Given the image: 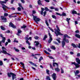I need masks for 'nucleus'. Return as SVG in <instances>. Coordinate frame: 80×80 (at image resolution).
<instances>
[{
    "label": "nucleus",
    "mask_w": 80,
    "mask_h": 80,
    "mask_svg": "<svg viewBox=\"0 0 80 80\" xmlns=\"http://www.w3.org/2000/svg\"><path fill=\"white\" fill-rule=\"evenodd\" d=\"M56 27L57 28V29H55V33L56 35V36H58V35H63V34H62L60 32V29L58 27V26H57Z\"/></svg>",
    "instance_id": "1"
},
{
    "label": "nucleus",
    "mask_w": 80,
    "mask_h": 80,
    "mask_svg": "<svg viewBox=\"0 0 80 80\" xmlns=\"http://www.w3.org/2000/svg\"><path fill=\"white\" fill-rule=\"evenodd\" d=\"M6 3L7 2L5 1H0V3L2 6V8L4 11H7V9L8 8V7L3 4V3Z\"/></svg>",
    "instance_id": "2"
},
{
    "label": "nucleus",
    "mask_w": 80,
    "mask_h": 80,
    "mask_svg": "<svg viewBox=\"0 0 80 80\" xmlns=\"http://www.w3.org/2000/svg\"><path fill=\"white\" fill-rule=\"evenodd\" d=\"M64 38H63V41L61 42L62 48H63L64 46L65 45V42H66V43H69V41L68 39H67V38H65V40H64Z\"/></svg>",
    "instance_id": "3"
},
{
    "label": "nucleus",
    "mask_w": 80,
    "mask_h": 80,
    "mask_svg": "<svg viewBox=\"0 0 80 80\" xmlns=\"http://www.w3.org/2000/svg\"><path fill=\"white\" fill-rule=\"evenodd\" d=\"M2 51H1L2 53H3L4 54H7V55H9V56H12V55L7 53V52L5 51L6 50V48H5L4 47H2Z\"/></svg>",
    "instance_id": "4"
},
{
    "label": "nucleus",
    "mask_w": 80,
    "mask_h": 80,
    "mask_svg": "<svg viewBox=\"0 0 80 80\" xmlns=\"http://www.w3.org/2000/svg\"><path fill=\"white\" fill-rule=\"evenodd\" d=\"M0 35L1 37L2 38V40L1 41H0V46L2 47V42H3L4 43H5V38L3 37V36L2 34H1Z\"/></svg>",
    "instance_id": "5"
},
{
    "label": "nucleus",
    "mask_w": 80,
    "mask_h": 80,
    "mask_svg": "<svg viewBox=\"0 0 80 80\" xmlns=\"http://www.w3.org/2000/svg\"><path fill=\"white\" fill-rule=\"evenodd\" d=\"M33 20L35 21L36 23H37L38 24V22H40V19L39 18L36 16H33Z\"/></svg>",
    "instance_id": "6"
},
{
    "label": "nucleus",
    "mask_w": 80,
    "mask_h": 80,
    "mask_svg": "<svg viewBox=\"0 0 80 80\" xmlns=\"http://www.w3.org/2000/svg\"><path fill=\"white\" fill-rule=\"evenodd\" d=\"M1 18L2 20H3V22H7V18L2 16H1Z\"/></svg>",
    "instance_id": "7"
},
{
    "label": "nucleus",
    "mask_w": 80,
    "mask_h": 80,
    "mask_svg": "<svg viewBox=\"0 0 80 80\" xmlns=\"http://www.w3.org/2000/svg\"><path fill=\"white\" fill-rule=\"evenodd\" d=\"M72 65H74L76 68H79V67H80V65L79 64H78V63H76L75 62H72Z\"/></svg>",
    "instance_id": "8"
},
{
    "label": "nucleus",
    "mask_w": 80,
    "mask_h": 80,
    "mask_svg": "<svg viewBox=\"0 0 80 80\" xmlns=\"http://www.w3.org/2000/svg\"><path fill=\"white\" fill-rule=\"evenodd\" d=\"M67 37L68 38H70V37L67 34H64L63 36L64 40H65V38H67Z\"/></svg>",
    "instance_id": "9"
},
{
    "label": "nucleus",
    "mask_w": 80,
    "mask_h": 80,
    "mask_svg": "<svg viewBox=\"0 0 80 80\" xmlns=\"http://www.w3.org/2000/svg\"><path fill=\"white\" fill-rule=\"evenodd\" d=\"M9 27H12V28H16V26H14L13 23L12 22H10Z\"/></svg>",
    "instance_id": "10"
},
{
    "label": "nucleus",
    "mask_w": 80,
    "mask_h": 80,
    "mask_svg": "<svg viewBox=\"0 0 80 80\" xmlns=\"http://www.w3.org/2000/svg\"><path fill=\"white\" fill-rule=\"evenodd\" d=\"M35 43H36L35 44V47H38V45L40 44V43H39V42L35 41Z\"/></svg>",
    "instance_id": "11"
},
{
    "label": "nucleus",
    "mask_w": 80,
    "mask_h": 80,
    "mask_svg": "<svg viewBox=\"0 0 80 80\" xmlns=\"http://www.w3.org/2000/svg\"><path fill=\"white\" fill-rule=\"evenodd\" d=\"M12 80H13L15 78H16V75L15 74L12 73Z\"/></svg>",
    "instance_id": "12"
},
{
    "label": "nucleus",
    "mask_w": 80,
    "mask_h": 80,
    "mask_svg": "<svg viewBox=\"0 0 80 80\" xmlns=\"http://www.w3.org/2000/svg\"><path fill=\"white\" fill-rule=\"evenodd\" d=\"M53 67H58V63L56 62H53Z\"/></svg>",
    "instance_id": "13"
},
{
    "label": "nucleus",
    "mask_w": 80,
    "mask_h": 80,
    "mask_svg": "<svg viewBox=\"0 0 80 80\" xmlns=\"http://www.w3.org/2000/svg\"><path fill=\"white\" fill-rule=\"evenodd\" d=\"M13 74V73L12 72H8V77L10 78L11 77V76Z\"/></svg>",
    "instance_id": "14"
},
{
    "label": "nucleus",
    "mask_w": 80,
    "mask_h": 80,
    "mask_svg": "<svg viewBox=\"0 0 80 80\" xmlns=\"http://www.w3.org/2000/svg\"><path fill=\"white\" fill-rule=\"evenodd\" d=\"M79 70H77L76 72L74 71L75 76H77V74H78V73H79Z\"/></svg>",
    "instance_id": "15"
},
{
    "label": "nucleus",
    "mask_w": 80,
    "mask_h": 80,
    "mask_svg": "<svg viewBox=\"0 0 80 80\" xmlns=\"http://www.w3.org/2000/svg\"><path fill=\"white\" fill-rule=\"evenodd\" d=\"M38 3L39 5H42V4L41 3V0H38Z\"/></svg>",
    "instance_id": "16"
},
{
    "label": "nucleus",
    "mask_w": 80,
    "mask_h": 80,
    "mask_svg": "<svg viewBox=\"0 0 80 80\" xmlns=\"http://www.w3.org/2000/svg\"><path fill=\"white\" fill-rule=\"evenodd\" d=\"M61 39L60 38H58L56 39V40L58 41V42L59 43H61V41L60 40Z\"/></svg>",
    "instance_id": "17"
},
{
    "label": "nucleus",
    "mask_w": 80,
    "mask_h": 80,
    "mask_svg": "<svg viewBox=\"0 0 80 80\" xmlns=\"http://www.w3.org/2000/svg\"><path fill=\"white\" fill-rule=\"evenodd\" d=\"M75 36L76 37L78 38H80V35L79 34H75Z\"/></svg>",
    "instance_id": "18"
},
{
    "label": "nucleus",
    "mask_w": 80,
    "mask_h": 80,
    "mask_svg": "<svg viewBox=\"0 0 80 80\" xmlns=\"http://www.w3.org/2000/svg\"><path fill=\"white\" fill-rule=\"evenodd\" d=\"M55 71H56V72H58L60 71V69L58 68V67H57L55 68Z\"/></svg>",
    "instance_id": "19"
},
{
    "label": "nucleus",
    "mask_w": 80,
    "mask_h": 80,
    "mask_svg": "<svg viewBox=\"0 0 80 80\" xmlns=\"http://www.w3.org/2000/svg\"><path fill=\"white\" fill-rule=\"evenodd\" d=\"M41 9L42 10L41 11V15H43V11H44V10L45 9H44V8H41Z\"/></svg>",
    "instance_id": "20"
},
{
    "label": "nucleus",
    "mask_w": 80,
    "mask_h": 80,
    "mask_svg": "<svg viewBox=\"0 0 80 80\" xmlns=\"http://www.w3.org/2000/svg\"><path fill=\"white\" fill-rule=\"evenodd\" d=\"M70 20V18H66V21H67L68 23V24H69L70 23V22L69 21Z\"/></svg>",
    "instance_id": "21"
},
{
    "label": "nucleus",
    "mask_w": 80,
    "mask_h": 80,
    "mask_svg": "<svg viewBox=\"0 0 80 80\" xmlns=\"http://www.w3.org/2000/svg\"><path fill=\"white\" fill-rule=\"evenodd\" d=\"M51 49H53V50H55V49H56L55 47L53 46L51 47Z\"/></svg>",
    "instance_id": "22"
},
{
    "label": "nucleus",
    "mask_w": 80,
    "mask_h": 80,
    "mask_svg": "<svg viewBox=\"0 0 80 80\" xmlns=\"http://www.w3.org/2000/svg\"><path fill=\"white\" fill-rule=\"evenodd\" d=\"M0 27H1V29H2V30H5V28H4L2 26H1Z\"/></svg>",
    "instance_id": "23"
},
{
    "label": "nucleus",
    "mask_w": 80,
    "mask_h": 80,
    "mask_svg": "<svg viewBox=\"0 0 80 80\" xmlns=\"http://www.w3.org/2000/svg\"><path fill=\"white\" fill-rule=\"evenodd\" d=\"M72 13L73 14H77V12L76 11H75L74 10H72Z\"/></svg>",
    "instance_id": "24"
},
{
    "label": "nucleus",
    "mask_w": 80,
    "mask_h": 80,
    "mask_svg": "<svg viewBox=\"0 0 80 80\" xmlns=\"http://www.w3.org/2000/svg\"><path fill=\"white\" fill-rule=\"evenodd\" d=\"M14 49L16 51V52H19V50L16 48H14Z\"/></svg>",
    "instance_id": "25"
},
{
    "label": "nucleus",
    "mask_w": 80,
    "mask_h": 80,
    "mask_svg": "<svg viewBox=\"0 0 80 80\" xmlns=\"http://www.w3.org/2000/svg\"><path fill=\"white\" fill-rule=\"evenodd\" d=\"M72 45L74 48H76L77 47L76 45L73 43L72 44Z\"/></svg>",
    "instance_id": "26"
},
{
    "label": "nucleus",
    "mask_w": 80,
    "mask_h": 80,
    "mask_svg": "<svg viewBox=\"0 0 80 80\" xmlns=\"http://www.w3.org/2000/svg\"><path fill=\"white\" fill-rule=\"evenodd\" d=\"M52 17L53 18H54V19H56L57 18V17H56V16L54 15H52Z\"/></svg>",
    "instance_id": "27"
},
{
    "label": "nucleus",
    "mask_w": 80,
    "mask_h": 80,
    "mask_svg": "<svg viewBox=\"0 0 80 80\" xmlns=\"http://www.w3.org/2000/svg\"><path fill=\"white\" fill-rule=\"evenodd\" d=\"M49 35L50 37V39H51V40H52V35H51V34H50V32H49Z\"/></svg>",
    "instance_id": "28"
},
{
    "label": "nucleus",
    "mask_w": 80,
    "mask_h": 80,
    "mask_svg": "<svg viewBox=\"0 0 80 80\" xmlns=\"http://www.w3.org/2000/svg\"><path fill=\"white\" fill-rule=\"evenodd\" d=\"M45 23L46 25H47V26L48 27V26H49V24H48V22H47V20H45Z\"/></svg>",
    "instance_id": "29"
},
{
    "label": "nucleus",
    "mask_w": 80,
    "mask_h": 80,
    "mask_svg": "<svg viewBox=\"0 0 80 80\" xmlns=\"http://www.w3.org/2000/svg\"><path fill=\"white\" fill-rule=\"evenodd\" d=\"M47 38V36L46 35L44 36V37L43 38V40H45L46 39V38Z\"/></svg>",
    "instance_id": "30"
},
{
    "label": "nucleus",
    "mask_w": 80,
    "mask_h": 80,
    "mask_svg": "<svg viewBox=\"0 0 80 80\" xmlns=\"http://www.w3.org/2000/svg\"><path fill=\"white\" fill-rule=\"evenodd\" d=\"M49 72H50V71H49L48 69H46L47 73V74H48V75H49V74H50V73H49Z\"/></svg>",
    "instance_id": "31"
},
{
    "label": "nucleus",
    "mask_w": 80,
    "mask_h": 80,
    "mask_svg": "<svg viewBox=\"0 0 80 80\" xmlns=\"http://www.w3.org/2000/svg\"><path fill=\"white\" fill-rule=\"evenodd\" d=\"M46 79L48 80H51V79H50V77L48 76L46 77Z\"/></svg>",
    "instance_id": "32"
},
{
    "label": "nucleus",
    "mask_w": 80,
    "mask_h": 80,
    "mask_svg": "<svg viewBox=\"0 0 80 80\" xmlns=\"http://www.w3.org/2000/svg\"><path fill=\"white\" fill-rule=\"evenodd\" d=\"M18 33H22V31L20 29H18Z\"/></svg>",
    "instance_id": "33"
},
{
    "label": "nucleus",
    "mask_w": 80,
    "mask_h": 80,
    "mask_svg": "<svg viewBox=\"0 0 80 80\" xmlns=\"http://www.w3.org/2000/svg\"><path fill=\"white\" fill-rule=\"evenodd\" d=\"M61 73H64V70L62 68H61Z\"/></svg>",
    "instance_id": "34"
},
{
    "label": "nucleus",
    "mask_w": 80,
    "mask_h": 80,
    "mask_svg": "<svg viewBox=\"0 0 80 80\" xmlns=\"http://www.w3.org/2000/svg\"><path fill=\"white\" fill-rule=\"evenodd\" d=\"M52 41V39H51L50 38V39L48 40V43H51Z\"/></svg>",
    "instance_id": "35"
},
{
    "label": "nucleus",
    "mask_w": 80,
    "mask_h": 80,
    "mask_svg": "<svg viewBox=\"0 0 80 80\" xmlns=\"http://www.w3.org/2000/svg\"><path fill=\"white\" fill-rule=\"evenodd\" d=\"M3 65V62L2 61H0V66H2V65Z\"/></svg>",
    "instance_id": "36"
},
{
    "label": "nucleus",
    "mask_w": 80,
    "mask_h": 80,
    "mask_svg": "<svg viewBox=\"0 0 80 80\" xmlns=\"http://www.w3.org/2000/svg\"><path fill=\"white\" fill-rule=\"evenodd\" d=\"M26 43H27V44H28L29 45H30V43L29 42V41H26Z\"/></svg>",
    "instance_id": "37"
},
{
    "label": "nucleus",
    "mask_w": 80,
    "mask_h": 80,
    "mask_svg": "<svg viewBox=\"0 0 80 80\" xmlns=\"http://www.w3.org/2000/svg\"><path fill=\"white\" fill-rule=\"evenodd\" d=\"M42 60H43V57H41L39 60V62H40Z\"/></svg>",
    "instance_id": "38"
},
{
    "label": "nucleus",
    "mask_w": 80,
    "mask_h": 80,
    "mask_svg": "<svg viewBox=\"0 0 80 80\" xmlns=\"http://www.w3.org/2000/svg\"><path fill=\"white\" fill-rule=\"evenodd\" d=\"M45 10L46 11H49V9H48L47 7H45Z\"/></svg>",
    "instance_id": "39"
},
{
    "label": "nucleus",
    "mask_w": 80,
    "mask_h": 80,
    "mask_svg": "<svg viewBox=\"0 0 80 80\" xmlns=\"http://www.w3.org/2000/svg\"><path fill=\"white\" fill-rule=\"evenodd\" d=\"M44 52L45 53H46V54H48V55H50V53H48V52H47L46 51L44 50Z\"/></svg>",
    "instance_id": "40"
},
{
    "label": "nucleus",
    "mask_w": 80,
    "mask_h": 80,
    "mask_svg": "<svg viewBox=\"0 0 80 80\" xmlns=\"http://www.w3.org/2000/svg\"><path fill=\"white\" fill-rule=\"evenodd\" d=\"M49 29H50V30H51V31L52 32H54V31H53V29H52V28H51L49 27Z\"/></svg>",
    "instance_id": "41"
},
{
    "label": "nucleus",
    "mask_w": 80,
    "mask_h": 80,
    "mask_svg": "<svg viewBox=\"0 0 80 80\" xmlns=\"http://www.w3.org/2000/svg\"><path fill=\"white\" fill-rule=\"evenodd\" d=\"M61 16H66V13H63L62 14H61Z\"/></svg>",
    "instance_id": "42"
},
{
    "label": "nucleus",
    "mask_w": 80,
    "mask_h": 80,
    "mask_svg": "<svg viewBox=\"0 0 80 80\" xmlns=\"http://www.w3.org/2000/svg\"><path fill=\"white\" fill-rule=\"evenodd\" d=\"M48 57L49 58H51V59H53V58L52 56H48Z\"/></svg>",
    "instance_id": "43"
},
{
    "label": "nucleus",
    "mask_w": 80,
    "mask_h": 80,
    "mask_svg": "<svg viewBox=\"0 0 80 80\" xmlns=\"http://www.w3.org/2000/svg\"><path fill=\"white\" fill-rule=\"evenodd\" d=\"M53 43H54V44H56V45H59V44H58V43L57 42H54Z\"/></svg>",
    "instance_id": "44"
},
{
    "label": "nucleus",
    "mask_w": 80,
    "mask_h": 80,
    "mask_svg": "<svg viewBox=\"0 0 80 80\" xmlns=\"http://www.w3.org/2000/svg\"><path fill=\"white\" fill-rule=\"evenodd\" d=\"M75 32L76 33H80V31H78V30H77L75 31Z\"/></svg>",
    "instance_id": "45"
},
{
    "label": "nucleus",
    "mask_w": 80,
    "mask_h": 80,
    "mask_svg": "<svg viewBox=\"0 0 80 80\" xmlns=\"http://www.w3.org/2000/svg\"><path fill=\"white\" fill-rule=\"evenodd\" d=\"M8 43H10L11 42V40L10 39H8Z\"/></svg>",
    "instance_id": "46"
},
{
    "label": "nucleus",
    "mask_w": 80,
    "mask_h": 80,
    "mask_svg": "<svg viewBox=\"0 0 80 80\" xmlns=\"http://www.w3.org/2000/svg\"><path fill=\"white\" fill-rule=\"evenodd\" d=\"M8 14L7 13H4V17H7V16H8Z\"/></svg>",
    "instance_id": "47"
},
{
    "label": "nucleus",
    "mask_w": 80,
    "mask_h": 80,
    "mask_svg": "<svg viewBox=\"0 0 80 80\" xmlns=\"http://www.w3.org/2000/svg\"><path fill=\"white\" fill-rule=\"evenodd\" d=\"M56 15H60V16H61V14H60V13H59L58 12H56Z\"/></svg>",
    "instance_id": "48"
},
{
    "label": "nucleus",
    "mask_w": 80,
    "mask_h": 80,
    "mask_svg": "<svg viewBox=\"0 0 80 80\" xmlns=\"http://www.w3.org/2000/svg\"><path fill=\"white\" fill-rule=\"evenodd\" d=\"M26 27H27L26 26L23 25V26L21 27V28H26Z\"/></svg>",
    "instance_id": "49"
},
{
    "label": "nucleus",
    "mask_w": 80,
    "mask_h": 80,
    "mask_svg": "<svg viewBox=\"0 0 80 80\" xmlns=\"http://www.w3.org/2000/svg\"><path fill=\"white\" fill-rule=\"evenodd\" d=\"M17 40V39H15V40L14 41V42H16V43H18V41L16 40Z\"/></svg>",
    "instance_id": "50"
},
{
    "label": "nucleus",
    "mask_w": 80,
    "mask_h": 80,
    "mask_svg": "<svg viewBox=\"0 0 80 80\" xmlns=\"http://www.w3.org/2000/svg\"><path fill=\"white\" fill-rule=\"evenodd\" d=\"M18 11H21V8L20 7H18Z\"/></svg>",
    "instance_id": "51"
},
{
    "label": "nucleus",
    "mask_w": 80,
    "mask_h": 80,
    "mask_svg": "<svg viewBox=\"0 0 80 80\" xmlns=\"http://www.w3.org/2000/svg\"><path fill=\"white\" fill-rule=\"evenodd\" d=\"M50 9H55V8L53 7H50Z\"/></svg>",
    "instance_id": "52"
},
{
    "label": "nucleus",
    "mask_w": 80,
    "mask_h": 80,
    "mask_svg": "<svg viewBox=\"0 0 80 80\" xmlns=\"http://www.w3.org/2000/svg\"><path fill=\"white\" fill-rule=\"evenodd\" d=\"M34 38H35V39H36V40H38V36H37L34 37Z\"/></svg>",
    "instance_id": "53"
},
{
    "label": "nucleus",
    "mask_w": 80,
    "mask_h": 80,
    "mask_svg": "<svg viewBox=\"0 0 80 80\" xmlns=\"http://www.w3.org/2000/svg\"><path fill=\"white\" fill-rule=\"evenodd\" d=\"M46 13H47V12L45 11V12H44V15H43V16H44V17H45V15H46Z\"/></svg>",
    "instance_id": "54"
},
{
    "label": "nucleus",
    "mask_w": 80,
    "mask_h": 80,
    "mask_svg": "<svg viewBox=\"0 0 80 80\" xmlns=\"http://www.w3.org/2000/svg\"><path fill=\"white\" fill-rule=\"evenodd\" d=\"M25 39L27 41H28V40H29V38H27V37H26V38H25Z\"/></svg>",
    "instance_id": "55"
},
{
    "label": "nucleus",
    "mask_w": 80,
    "mask_h": 80,
    "mask_svg": "<svg viewBox=\"0 0 80 80\" xmlns=\"http://www.w3.org/2000/svg\"><path fill=\"white\" fill-rule=\"evenodd\" d=\"M50 68H52L53 70V67H52V65L51 64H50Z\"/></svg>",
    "instance_id": "56"
},
{
    "label": "nucleus",
    "mask_w": 80,
    "mask_h": 80,
    "mask_svg": "<svg viewBox=\"0 0 80 80\" xmlns=\"http://www.w3.org/2000/svg\"><path fill=\"white\" fill-rule=\"evenodd\" d=\"M18 5L20 7H22V4L20 3H18Z\"/></svg>",
    "instance_id": "57"
},
{
    "label": "nucleus",
    "mask_w": 80,
    "mask_h": 80,
    "mask_svg": "<svg viewBox=\"0 0 80 80\" xmlns=\"http://www.w3.org/2000/svg\"><path fill=\"white\" fill-rule=\"evenodd\" d=\"M8 42H6L5 43V46H7V45H8Z\"/></svg>",
    "instance_id": "58"
},
{
    "label": "nucleus",
    "mask_w": 80,
    "mask_h": 80,
    "mask_svg": "<svg viewBox=\"0 0 80 80\" xmlns=\"http://www.w3.org/2000/svg\"><path fill=\"white\" fill-rule=\"evenodd\" d=\"M13 2H14V0H11V4H13Z\"/></svg>",
    "instance_id": "59"
},
{
    "label": "nucleus",
    "mask_w": 80,
    "mask_h": 80,
    "mask_svg": "<svg viewBox=\"0 0 80 80\" xmlns=\"http://www.w3.org/2000/svg\"><path fill=\"white\" fill-rule=\"evenodd\" d=\"M20 64H21V65H24V63H23L22 62H20Z\"/></svg>",
    "instance_id": "60"
},
{
    "label": "nucleus",
    "mask_w": 80,
    "mask_h": 80,
    "mask_svg": "<svg viewBox=\"0 0 80 80\" xmlns=\"http://www.w3.org/2000/svg\"><path fill=\"white\" fill-rule=\"evenodd\" d=\"M55 11H58V8H54Z\"/></svg>",
    "instance_id": "61"
},
{
    "label": "nucleus",
    "mask_w": 80,
    "mask_h": 80,
    "mask_svg": "<svg viewBox=\"0 0 80 80\" xmlns=\"http://www.w3.org/2000/svg\"><path fill=\"white\" fill-rule=\"evenodd\" d=\"M10 31L9 30H8L6 32V33H10Z\"/></svg>",
    "instance_id": "62"
},
{
    "label": "nucleus",
    "mask_w": 80,
    "mask_h": 80,
    "mask_svg": "<svg viewBox=\"0 0 80 80\" xmlns=\"http://www.w3.org/2000/svg\"><path fill=\"white\" fill-rule=\"evenodd\" d=\"M77 56L78 57H79V56H80V53H78V54H77Z\"/></svg>",
    "instance_id": "63"
},
{
    "label": "nucleus",
    "mask_w": 80,
    "mask_h": 80,
    "mask_svg": "<svg viewBox=\"0 0 80 80\" xmlns=\"http://www.w3.org/2000/svg\"><path fill=\"white\" fill-rule=\"evenodd\" d=\"M78 48H80V43H79V45L78 46Z\"/></svg>",
    "instance_id": "64"
}]
</instances>
